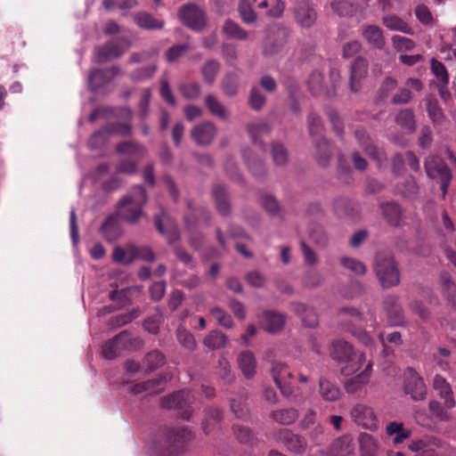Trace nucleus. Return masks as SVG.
Returning a JSON list of instances; mask_svg holds the SVG:
<instances>
[{"label":"nucleus","mask_w":456,"mask_h":456,"mask_svg":"<svg viewBox=\"0 0 456 456\" xmlns=\"http://www.w3.org/2000/svg\"><path fill=\"white\" fill-rule=\"evenodd\" d=\"M331 8L340 17H351L356 12V6L346 0L333 1Z\"/></svg>","instance_id":"13d9d810"},{"label":"nucleus","mask_w":456,"mask_h":456,"mask_svg":"<svg viewBox=\"0 0 456 456\" xmlns=\"http://www.w3.org/2000/svg\"><path fill=\"white\" fill-rule=\"evenodd\" d=\"M354 136L362 151L371 159L377 162L378 165H381L387 159L385 151L374 144L373 141L364 129L355 130Z\"/></svg>","instance_id":"4468645a"},{"label":"nucleus","mask_w":456,"mask_h":456,"mask_svg":"<svg viewBox=\"0 0 456 456\" xmlns=\"http://www.w3.org/2000/svg\"><path fill=\"white\" fill-rule=\"evenodd\" d=\"M134 23L142 29L159 30L164 27V21L155 19L146 12H139L134 14Z\"/></svg>","instance_id":"f704fd0d"},{"label":"nucleus","mask_w":456,"mask_h":456,"mask_svg":"<svg viewBox=\"0 0 456 456\" xmlns=\"http://www.w3.org/2000/svg\"><path fill=\"white\" fill-rule=\"evenodd\" d=\"M384 306L390 325L398 326L403 323L404 315L402 306L398 303V297L395 295L387 296L384 300Z\"/></svg>","instance_id":"4be33fe9"},{"label":"nucleus","mask_w":456,"mask_h":456,"mask_svg":"<svg viewBox=\"0 0 456 456\" xmlns=\"http://www.w3.org/2000/svg\"><path fill=\"white\" fill-rule=\"evenodd\" d=\"M403 389L414 401H422L427 397V387L422 377L411 367H408L404 373Z\"/></svg>","instance_id":"1a4fd4ad"},{"label":"nucleus","mask_w":456,"mask_h":456,"mask_svg":"<svg viewBox=\"0 0 456 456\" xmlns=\"http://www.w3.org/2000/svg\"><path fill=\"white\" fill-rule=\"evenodd\" d=\"M426 110L431 122L435 126H440L444 123L445 116L443 109L439 105L437 99L433 95H428L425 99Z\"/></svg>","instance_id":"72a5a7b5"},{"label":"nucleus","mask_w":456,"mask_h":456,"mask_svg":"<svg viewBox=\"0 0 456 456\" xmlns=\"http://www.w3.org/2000/svg\"><path fill=\"white\" fill-rule=\"evenodd\" d=\"M166 362L165 355L159 350H153L148 353L145 357L143 363L146 365L147 370L150 371L155 370L161 367Z\"/></svg>","instance_id":"bf43d9fd"},{"label":"nucleus","mask_w":456,"mask_h":456,"mask_svg":"<svg viewBox=\"0 0 456 456\" xmlns=\"http://www.w3.org/2000/svg\"><path fill=\"white\" fill-rule=\"evenodd\" d=\"M247 130L256 145H259L261 149L265 150L263 141L260 139L262 135L267 134L271 131L270 126L263 121L250 123L247 126Z\"/></svg>","instance_id":"a19ab883"},{"label":"nucleus","mask_w":456,"mask_h":456,"mask_svg":"<svg viewBox=\"0 0 456 456\" xmlns=\"http://www.w3.org/2000/svg\"><path fill=\"white\" fill-rule=\"evenodd\" d=\"M260 203L265 210L272 216L283 217V211L277 200L272 195L265 194L260 199Z\"/></svg>","instance_id":"864d4df0"},{"label":"nucleus","mask_w":456,"mask_h":456,"mask_svg":"<svg viewBox=\"0 0 456 456\" xmlns=\"http://www.w3.org/2000/svg\"><path fill=\"white\" fill-rule=\"evenodd\" d=\"M221 88L223 93L228 96H235L238 93L239 88V77L236 74L228 73L226 74L221 83Z\"/></svg>","instance_id":"6e6d98bb"},{"label":"nucleus","mask_w":456,"mask_h":456,"mask_svg":"<svg viewBox=\"0 0 456 456\" xmlns=\"http://www.w3.org/2000/svg\"><path fill=\"white\" fill-rule=\"evenodd\" d=\"M285 323V316L274 311H265L261 318L263 329L269 333L280 331Z\"/></svg>","instance_id":"bb28decb"},{"label":"nucleus","mask_w":456,"mask_h":456,"mask_svg":"<svg viewBox=\"0 0 456 456\" xmlns=\"http://www.w3.org/2000/svg\"><path fill=\"white\" fill-rule=\"evenodd\" d=\"M345 312L349 313L355 321V324H349L348 322H343V330L353 334L364 345L368 346L371 343V338L362 330L363 315L358 309H346Z\"/></svg>","instance_id":"f3484780"},{"label":"nucleus","mask_w":456,"mask_h":456,"mask_svg":"<svg viewBox=\"0 0 456 456\" xmlns=\"http://www.w3.org/2000/svg\"><path fill=\"white\" fill-rule=\"evenodd\" d=\"M361 35L367 44L374 49L383 50L386 38L382 28L377 25L367 24L361 27Z\"/></svg>","instance_id":"aec40b11"},{"label":"nucleus","mask_w":456,"mask_h":456,"mask_svg":"<svg viewBox=\"0 0 456 456\" xmlns=\"http://www.w3.org/2000/svg\"><path fill=\"white\" fill-rule=\"evenodd\" d=\"M271 373L276 385L284 383L288 379L293 378V374L289 370V367L282 362H273Z\"/></svg>","instance_id":"603ef678"},{"label":"nucleus","mask_w":456,"mask_h":456,"mask_svg":"<svg viewBox=\"0 0 456 456\" xmlns=\"http://www.w3.org/2000/svg\"><path fill=\"white\" fill-rule=\"evenodd\" d=\"M240 19L246 24H253L257 20V14L247 0H240L238 5Z\"/></svg>","instance_id":"4d7b16f0"},{"label":"nucleus","mask_w":456,"mask_h":456,"mask_svg":"<svg viewBox=\"0 0 456 456\" xmlns=\"http://www.w3.org/2000/svg\"><path fill=\"white\" fill-rule=\"evenodd\" d=\"M178 17L183 25L194 31H201L207 25L205 12L194 3L182 5L178 11Z\"/></svg>","instance_id":"0eeeda50"},{"label":"nucleus","mask_w":456,"mask_h":456,"mask_svg":"<svg viewBox=\"0 0 456 456\" xmlns=\"http://www.w3.org/2000/svg\"><path fill=\"white\" fill-rule=\"evenodd\" d=\"M433 387L438 392L440 397L444 400L446 408H453L455 406L452 387L443 376L437 374L434 377Z\"/></svg>","instance_id":"c85d7f7f"},{"label":"nucleus","mask_w":456,"mask_h":456,"mask_svg":"<svg viewBox=\"0 0 456 456\" xmlns=\"http://www.w3.org/2000/svg\"><path fill=\"white\" fill-rule=\"evenodd\" d=\"M116 151L140 161L146 152V148L136 142L126 141L116 146Z\"/></svg>","instance_id":"2f4dec72"},{"label":"nucleus","mask_w":456,"mask_h":456,"mask_svg":"<svg viewBox=\"0 0 456 456\" xmlns=\"http://www.w3.org/2000/svg\"><path fill=\"white\" fill-rule=\"evenodd\" d=\"M132 345L131 335L128 331L123 330L113 338L105 342L102 347V354L104 358L111 360L120 354Z\"/></svg>","instance_id":"ddd939ff"},{"label":"nucleus","mask_w":456,"mask_h":456,"mask_svg":"<svg viewBox=\"0 0 456 456\" xmlns=\"http://www.w3.org/2000/svg\"><path fill=\"white\" fill-rule=\"evenodd\" d=\"M99 232L110 243L116 241L122 235V229L116 215L109 216L101 225Z\"/></svg>","instance_id":"b1692460"},{"label":"nucleus","mask_w":456,"mask_h":456,"mask_svg":"<svg viewBox=\"0 0 456 456\" xmlns=\"http://www.w3.org/2000/svg\"><path fill=\"white\" fill-rule=\"evenodd\" d=\"M270 417L277 423L284 426H290L298 418V411L296 408H283L272 411Z\"/></svg>","instance_id":"e433bc0d"},{"label":"nucleus","mask_w":456,"mask_h":456,"mask_svg":"<svg viewBox=\"0 0 456 456\" xmlns=\"http://www.w3.org/2000/svg\"><path fill=\"white\" fill-rule=\"evenodd\" d=\"M119 74L120 69L118 66L92 69L88 76V86L92 91H96L111 82Z\"/></svg>","instance_id":"dca6fc26"},{"label":"nucleus","mask_w":456,"mask_h":456,"mask_svg":"<svg viewBox=\"0 0 456 456\" xmlns=\"http://www.w3.org/2000/svg\"><path fill=\"white\" fill-rule=\"evenodd\" d=\"M220 69L221 63L216 60L209 59L201 66L200 74L207 84L213 85L220 72Z\"/></svg>","instance_id":"c03bdc74"},{"label":"nucleus","mask_w":456,"mask_h":456,"mask_svg":"<svg viewBox=\"0 0 456 456\" xmlns=\"http://www.w3.org/2000/svg\"><path fill=\"white\" fill-rule=\"evenodd\" d=\"M129 47V42L126 39L111 40L105 45L95 47L94 61L103 63L111 59L118 58Z\"/></svg>","instance_id":"9d476101"},{"label":"nucleus","mask_w":456,"mask_h":456,"mask_svg":"<svg viewBox=\"0 0 456 456\" xmlns=\"http://www.w3.org/2000/svg\"><path fill=\"white\" fill-rule=\"evenodd\" d=\"M383 25L392 31H399L407 35H413V29L411 26L395 14L386 15L382 17Z\"/></svg>","instance_id":"ea45409f"},{"label":"nucleus","mask_w":456,"mask_h":456,"mask_svg":"<svg viewBox=\"0 0 456 456\" xmlns=\"http://www.w3.org/2000/svg\"><path fill=\"white\" fill-rule=\"evenodd\" d=\"M319 394L326 402H336L341 396V390L337 384L325 377L319 379Z\"/></svg>","instance_id":"7c9ffc66"},{"label":"nucleus","mask_w":456,"mask_h":456,"mask_svg":"<svg viewBox=\"0 0 456 456\" xmlns=\"http://www.w3.org/2000/svg\"><path fill=\"white\" fill-rule=\"evenodd\" d=\"M294 16L297 23L305 28L313 27L317 20V12L308 0H301L297 3L294 8Z\"/></svg>","instance_id":"2eb2a0df"},{"label":"nucleus","mask_w":456,"mask_h":456,"mask_svg":"<svg viewBox=\"0 0 456 456\" xmlns=\"http://www.w3.org/2000/svg\"><path fill=\"white\" fill-rule=\"evenodd\" d=\"M319 423H321V421L318 420L317 411L314 408H308L302 415L299 421V428L302 430H306Z\"/></svg>","instance_id":"0e129e2a"},{"label":"nucleus","mask_w":456,"mask_h":456,"mask_svg":"<svg viewBox=\"0 0 456 456\" xmlns=\"http://www.w3.org/2000/svg\"><path fill=\"white\" fill-rule=\"evenodd\" d=\"M289 36V30L284 27H279L272 30L265 39L263 54L271 57L280 53L287 44Z\"/></svg>","instance_id":"f8f14e48"},{"label":"nucleus","mask_w":456,"mask_h":456,"mask_svg":"<svg viewBox=\"0 0 456 456\" xmlns=\"http://www.w3.org/2000/svg\"><path fill=\"white\" fill-rule=\"evenodd\" d=\"M439 284L443 295L452 306L456 307V284L451 274L447 272H442L439 275Z\"/></svg>","instance_id":"473e14b6"},{"label":"nucleus","mask_w":456,"mask_h":456,"mask_svg":"<svg viewBox=\"0 0 456 456\" xmlns=\"http://www.w3.org/2000/svg\"><path fill=\"white\" fill-rule=\"evenodd\" d=\"M330 77L331 79V87L328 86L324 80L323 74L318 70H314L308 77L307 86L310 93L314 96L329 95L335 91L337 78L339 77V73L336 69H331L330 71Z\"/></svg>","instance_id":"6e6552de"},{"label":"nucleus","mask_w":456,"mask_h":456,"mask_svg":"<svg viewBox=\"0 0 456 456\" xmlns=\"http://www.w3.org/2000/svg\"><path fill=\"white\" fill-rule=\"evenodd\" d=\"M305 431L306 439L312 446H321L327 440L326 429L322 422Z\"/></svg>","instance_id":"de8ad7c7"},{"label":"nucleus","mask_w":456,"mask_h":456,"mask_svg":"<svg viewBox=\"0 0 456 456\" xmlns=\"http://www.w3.org/2000/svg\"><path fill=\"white\" fill-rule=\"evenodd\" d=\"M307 123L309 134L315 143L317 161L321 166L326 167L331 159L332 151L331 144L323 137V125L321 117L311 112L307 117Z\"/></svg>","instance_id":"20e7f679"},{"label":"nucleus","mask_w":456,"mask_h":456,"mask_svg":"<svg viewBox=\"0 0 456 456\" xmlns=\"http://www.w3.org/2000/svg\"><path fill=\"white\" fill-rule=\"evenodd\" d=\"M223 32L227 37L237 40H247L248 37V32L230 19L224 21Z\"/></svg>","instance_id":"09e8293b"},{"label":"nucleus","mask_w":456,"mask_h":456,"mask_svg":"<svg viewBox=\"0 0 456 456\" xmlns=\"http://www.w3.org/2000/svg\"><path fill=\"white\" fill-rule=\"evenodd\" d=\"M368 74V61L363 57H357L351 65L349 86L353 93H357L362 88V80Z\"/></svg>","instance_id":"6ab92c4d"},{"label":"nucleus","mask_w":456,"mask_h":456,"mask_svg":"<svg viewBox=\"0 0 456 456\" xmlns=\"http://www.w3.org/2000/svg\"><path fill=\"white\" fill-rule=\"evenodd\" d=\"M216 126L213 122L205 121L196 126L191 132L192 139L200 145L209 144L216 135Z\"/></svg>","instance_id":"412c9836"},{"label":"nucleus","mask_w":456,"mask_h":456,"mask_svg":"<svg viewBox=\"0 0 456 456\" xmlns=\"http://www.w3.org/2000/svg\"><path fill=\"white\" fill-rule=\"evenodd\" d=\"M361 456H376L379 451V443L371 435L361 433L359 436Z\"/></svg>","instance_id":"a18cd8bd"},{"label":"nucleus","mask_w":456,"mask_h":456,"mask_svg":"<svg viewBox=\"0 0 456 456\" xmlns=\"http://www.w3.org/2000/svg\"><path fill=\"white\" fill-rule=\"evenodd\" d=\"M178 89L183 97L187 100L197 99L201 93V86L197 82L181 83L178 86Z\"/></svg>","instance_id":"680f3d73"},{"label":"nucleus","mask_w":456,"mask_h":456,"mask_svg":"<svg viewBox=\"0 0 456 456\" xmlns=\"http://www.w3.org/2000/svg\"><path fill=\"white\" fill-rule=\"evenodd\" d=\"M191 400L192 396L191 392L189 390L183 389L162 397L160 404L162 408L166 409H183L189 405L191 403Z\"/></svg>","instance_id":"5701e85b"},{"label":"nucleus","mask_w":456,"mask_h":456,"mask_svg":"<svg viewBox=\"0 0 456 456\" xmlns=\"http://www.w3.org/2000/svg\"><path fill=\"white\" fill-rule=\"evenodd\" d=\"M223 413L218 408H208L206 410V418L202 421V429L205 434H209L214 429V425L219 423Z\"/></svg>","instance_id":"3c124183"},{"label":"nucleus","mask_w":456,"mask_h":456,"mask_svg":"<svg viewBox=\"0 0 456 456\" xmlns=\"http://www.w3.org/2000/svg\"><path fill=\"white\" fill-rule=\"evenodd\" d=\"M354 445L349 436H341L336 439L327 451L328 456H353Z\"/></svg>","instance_id":"a878e982"},{"label":"nucleus","mask_w":456,"mask_h":456,"mask_svg":"<svg viewBox=\"0 0 456 456\" xmlns=\"http://www.w3.org/2000/svg\"><path fill=\"white\" fill-rule=\"evenodd\" d=\"M238 364L243 375L251 379L256 373V362L250 351H243L238 356Z\"/></svg>","instance_id":"58836bf2"},{"label":"nucleus","mask_w":456,"mask_h":456,"mask_svg":"<svg viewBox=\"0 0 456 456\" xmlns=\"http://www.w3.org/2000/svg\"><path fill=\"white\" fill-rule=\"evenodd\" d=\"M395 122L403 129L407 130L410 133H413L416 130L415 117L412 110L411 109L401 110L395 117Z\"/></svg>","instance_id":"8fccbe9b"},{"label":"nucleus","mask_w":456,"mask_h":456,"mask_svg":"<svg viewBox=\"0 0 456 456\" xmlns=\"http://www.w3.org/2000/svg\"><path fill=\"white\" fill-rule=\"evenodd\" d=\"M382 214L387 223L392 226H398L402 219V208L394 201H388L380 205Z\"/></svg>","instance_id":"c9c22d12"},{"label":"nucleus","mask_w":456,"mask_h":456,"mask_svg":"<svg viewBox=\"0 0 456 456\" xmlns=\"http://www.w3.org/2000/svg\"><path fill=\"white\" fill-rule=\"evenodd\" d=\"M106 133L109 136L113 134H120L127 136L132 134V126L129 123L114 122L110 123L104 126Z\"/></svg>","instance_id":"774afa93"},{"label":"nucleus","mask_w":456,"mask_h":456,"mask_svg":"<svg viewBox=\"0 0 456 456\" xmlns=\"http://www.w3.org/2000/svg\"><path fill=\"white\" fill-rule=\"evenodd\" d=\"M371 362H368L362 371L347 379L345 383L346 391L349 394H354L359 391L364 385L369 382L371 374Z\"/></svg>","instance_id":"c756f323"},{"label":"nucleus","mask_w":456,"mask_h":456,"mask_svg":"<svg viewBox=\"0 0 456 456\" xmlns=\"http://www.w3.org/2000/svg\"><path fill=\"white\" fill-rule=\"evenodd\" d=\"M129 256L132 263L137 259L146 262H153L155 259V254L149 247H136L129 245Z\"/></svg>","instance_id":"5fc2aeb1"},{"label":"nucleus","mask_w":456,"mask_h":456,"mask_svg":"<svg viewBox=\"0 0 456 456\" xmlns=\"http://www.w3.org/2000/svg\"><path fill=\"white\" fill-rule=\"evenodd\" d=\"M429 411L439 421H448L451 415L448 411L451 408H446L445 404L442 405L439 402L432 400L428 404Z\"/></svg>","instance_id":"e2e57ef3"},{"label":"nucleus","mask_w":456,"mask_h":456,"mask_svg":"<svg viewBox=\"0 0 456 456\" xmlns=\"http://www.w3.org/2000/svg\"><path fill=\"white\" fill-rule=\"evenodd\" d=\"M176 338L178 342L188 350H194L196 347V341L193 335L183 327H178L176 330Z\"/></svg>","instance_id":"338daca9"},{"label":"nucleus","mask_w":456,"mask_h":456,"mask_svg":"<svg viewBox=\"0 0 456 456\" xmlns=\"http://www.w3.org/2000/svg\"><path fill=\"white\" fill-rule=\"evenodd\" d=\"M205 105L211 115L226 119L229 116L224 105L213 94H208L205 98Z\"/></svg>","instance_id":"49530a36"},{"label":"nucleus","mask_w":456,"mask_h":456,"mask_svg":"<svg viewBox=\"0 0 456 456\" xmlns=\"http://www.w3.org/2000/svg\"><path fill=\"white\" fill-rule=\"evenodd\" d=\"M387 435L393 437L395 444H402L411 436V431L402 422L392 421L386 427Z\"/></svg>","instance_id":"4c0bfd02"},{"label":"nucleus","mask_w":456,"mask_h":456,"mask_svg":"<svg viewBox=\"0 0 456 456\" xmlns=\"http://www.w3.org/2000/svg\"><path fill=\"white\" fill-rule=\"evenodd\" d=\"M156 71L157 66L155 64H150L148 66L142 67L132 71L129 74V78L133 82H142L152 77Z\"/></svg>","instance_id":"052dcab7"},{"label":"nucleus","mask_w":456,"mask_h":456,"mask_svg":"<svg viewBox=\"0 0 456 456\" xmlns=\"http://www.w3.org/2000/svg\"><path fill=\"white\" fill-rule=\"evenodd\" d=\"M330 355L335 361L346 363L341 369V373L344 376H350L355 373L365 362V354L363 353L355 352L351 344L342 339L335 340L332 343Z\"/></svg>","instance_id":"f03ea898"},{"label":"nucleus","mask_w":456,"mask_h":456,"mask_svg":"<svg viewBox=\"0 0 456 456\" xmlns=\"http://www.w3.org/2000/svg\"><path fill=\"white\" fill-rule=\"evenodd\" d=\"M187 208L191 213L185 215L184 223L186 229L191 232L189 236V244L194 249H199L203 245L204 236L200 232L194 233L192 232V230L197 226V221L194 219V217H191V215H193L195 210L191 201L187 202Z\"/></svg>","instance_id":"393cba45"},{"label":"nucleus","mask_w":456,"mask_h":456,"mask_svg":"<svg viewBox=\"0 0 456 456\" xmlns=\"http://www.w3.org/2000/svg\"><path fill=\"white\" fill-rule=\"evenodd\" d=\"M273 439L283 444L290 453L302 455L308 449V441L305 436L294 433L289 428H281L273 433Z\"/></svg>","instance_id":"423d86ee"},{"label":"nucleus","mask_w":456,"mask_h":456,"mask_svg":"<svg viewBox=\"0 0 456 456\" xmlns=\"http://www.w3.org/2000/svg\"><path fill=\"white\" fill-rule=\"evenodd\" d=\"M226 343L225 336L218 330L211 331L204 339V345L211 349L224 346Z\"/></svg>","instance_id":"69168bd1"},{"label":"nucleus","mask_w":456,"mask_h":456,"mask_svg":"<svg viewBox=\"0 0 456 456\" xmlns=\"http://www.w3.org/2000/svg\"><path fill=\"white\" fill-rule=\"evenodd\" d=\"M350 416L353 421L365 429L375 431L379 428V421L373 409L362 403L354 405Z\"/></svg>","instance_id":"9b49d317"},{"label":"nucleus","mask_w":456,"mask_h":456,"mask_svg":"<svg viewBox=\"0 0 456 456\" xmlns=\"http://www.w3.org/2000/svg\"><path fill=\"white\" fill-rule=\"evenodd\" d=\"M293 311L301 317L305 326L313 328L317 325V315L312 308L301 303L292 304Z\"/></svg>","instance_id":"37998d69"},{"label":"nucleus","mask_w":456,"mask_h":456,"mask_svg":"<svg viewBox=\"0 0 456 456\" xmlns=\"http://www.w3.org/2000/svg\"><path fill=\"white\" fill-rule=\"evenodd\" d=\"M193 439V434L188 428L175 429L169 427L162 428L155 437V443L159 450L167 454L178 453L183 444Z\"/></svg>","instance_id":"7ed1b4c3"},{"label":"nucleus","mask_w":456,"mask_h":456,"mask_svg":"<svg viewBox=\"0 0 456 456\" xmlns=\"http://www.w3.org/2000/svg\"><path fill=\"white\" fill-rule=\"evenodd\" d=\"M147 202L146 190L142 185L134 186L132 191L118 204V215L126 223L135 224L142 214Z\"/></svg>","instance_id":"f257e3e1"},{"label":"nucleus","mask_w":456,"mask_h":456,"mask_svg":"<svg viewBox=\"0 0 456 456\" xmlns=\"http://www.w3.org/2000/svg\"><path fill=\"white\" fill-rule=\"evenodd\" d=\"M375 273L383 288L388 289L400 282V273L393 256L379 252L375 256Z\"/></svg>","instance_id":"39448f33"},{"label":"nucleus","mask_w":456,"mask_h":456,"mask_svg":"<svg viewBox=\"0 0 456 456\" xmlns=\"http://www.w3.org/2000/svg\"><path fill=\"white\" fill-rule=\"evenodd\" d=\"M425 170L427 175L432 179H440L452 174L446 163L437 157H431L425 161Z\"/></svg>","instance_id":"cd10ccee"},{"label":"nucleus","mask_w":456,"mask_h":456,"mask_svg":"<svg viewBox=\"0 0 456 456\" xmlns=\"http://www.w3.org/2000/svg\"><path fill=\"white\" fill-rule=\"evenodd\" d=\"M213 197L218 213L222 216H227L230 211V203L224 186L221 184L214 186Z\"/></svg>","instance_id":"79ce46f5"},{"label":"nucleus","mask_w":456,"mask_h":456,"mask_svg":"<svg viewBox=\"0 0 456 456\" xmlns=\"http://www.w3.org/2000/svg\"><path fill=\"white\" fill-rule=\"evenodd\" d=\"M169 376L167 374L164 376H160L158 379H148L141 382H129L127 383V391L131 395H138L142 392H149L151 394H158L162 391V387H160L164 383L169 379Z\"/></svg>","instance_id":"a211bd4d"}]
</instances>
